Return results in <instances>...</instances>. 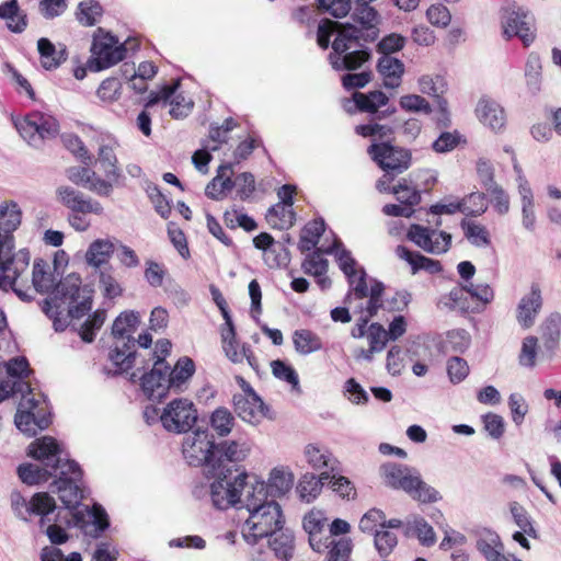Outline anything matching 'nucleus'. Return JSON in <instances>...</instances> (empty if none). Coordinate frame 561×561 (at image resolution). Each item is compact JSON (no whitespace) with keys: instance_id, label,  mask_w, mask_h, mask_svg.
Listing matches in <instances>:
<instances>
[{"instance_id":"nucleus-4","label":"nucleus","mask_w":561,"mask_h":561,"mask_svg":"<svg viewBox=\"0 0 561 561\" xmlns=\"http://www.w3.org/2000/svg\"><path fill=\"white\" fill-rule=\"evenodd\" d=\"M22 222V210L16 202L0 203V265L28 273L31 254L27 249L15 251L14 232Z\"/></svg>"},{"instance_id":"nucleus-48","label":"nucleus","mask_w":561,"mask_h":561,"mask_svg":"<svg viewBox=\"0 0 561 561\" xmlns=\"http://www.w3.org/2000/svg\"><path fill=\"white\" fill-rule=\"evenodd\" d=\"M407 530L417 537L423 546H433L436 535L433 527L422 517H412L407 520Z\"/></svg>"},{"instance_id":"nucleus-26","label":"nucleus","mask_w":561,"mask_h":561,"mask_svg":"<svg viewBox=\"0 0 561 561\" xmlns=\"http://www.w3.org/2000/svg\"><path fill=\"white\" fill-rule=\"evenodd\" d=\"M476 114L480 123L495 131L502 129L506 122L502 106L489 98H481L479 100Z\"/></svg>"},{"instance_id":"nucleus-14","label":"nucleus","mask_w":561,"mask_h":561,"mask_svg":"<svg viewBox=\"0 0 561 561\" xmlns=\"http://www.w3.org/2000/svg\"><path fill=\"white\" fill-rule=\"evenodd\" d=\"M64 262H66L64 251L57 252L53 262L42 257L34 260L32 278L28 279L31 300L33 299L32 288L39 294L48 293L55 288L59 276L57 266Z\"/></svg>"},{"instance_id":"nucleus-30","label":"nucleus","mask_w":561,"mask_h":561,"mask_svg":"<svg viewBox=\"0 0 561 561\" xmlns=\"http://www.w3.org/2000/svg\"><path fill=\"white\" fill-rule=\"evenodd\" d=\"M377 70L383 79V87L397 89L401 85L404 65L392 56H382L378 60Z\"/></svg>"},{"instance_id":"nucleus-57","label":"nucleus","mask_w":561,"mask_h":561,"mask_svg":"<svg viewBox=\"0 0 561 561\" xmlns=\"http://www.w3.org/2000/svg\"><path fill=\"white\" fill-rule=\"evenodd\" d=\"M541 334L546 346L554 347L561 337V314L551 313L541 325Z\"/></svg>"},{"instance_id":"nucleus-53","label":"nucleus","mask_w":561,"mask_h":561,"mask_svg":"<svg viewBox=\"0 0 561 561\" xmlns=\"http://www.w3.org/2000/svg\"><path fill=\"white\" fill-rule=\"evenodd\" d=\"M210 426L217 435H229L234 426V417L226 408L216 409L210 415Z\"/></svg>"},{"instance_id":"nucleus-32","label":"nucleus","mask_w":561,"mask_h":561,"mask_svg":"<svg viewBox=\"0 0 561 561\" xmlns=\"http://www.w3.org/2000/svg\"><path fill=\"white\" fill-rule=\"evenodd\" d=\"M141 316L139 312L134 310H127L122 312L112 325V334L116 339H121L123 342L134 344L131 335L140 324Z\"/></svg>"},{"instance_id":"nucleus-24","label":"nucleus","mask_w":561,"mask_h":561,"mask_svg":"<svg viewBox=\"0 0 561 561\" xmlns=\"http://www.w3.org/2000/svg\"><path fill=\"white\" fill-rule=\"evenodd\" d=\"M294 482L295 474L290 468L284 466L273 468L268 473L267 482H264L266 497L271 495L275 500L287 495Z\"/></svg>"},{"instance_id":"nucleus-8","label":"nucleus","mask_w":561,"mask_h":561,"mask_svg":"<svg viewBox=\"0 0 561 561\" xmlns=\"http://www.w3.org/2000/svg\"><path fill=\"white\" fill-rule=\"evenodd\" d=\"M197 419L195 404L186 398L170 401L159 415L162 427L174 434L187 433L195 425Z\"/></svg>"},{"instance_id":"nucleus-58","label":"nucleus","mask_w":561,"mask_h":561,"mask_svg":"<svg viewBox=\"0 0 561 561\" xmlns=\"http://www.w3.org/2000/svg\"><path fill=\"white\" fill-rule=\"evenodd\" d=\"M430 213L433 215H454L456 213H462L469 215L471 213L469 205H466L465 201L457 198H444L443 201L432 205Z\"/></svg>"},{"instance_id":"nucleus-6","label":"nucleus","mask_w":561,"mask_h":561,"mask_svg":"<svg viewBox=\"0 0 561 561\" xmlns=\"http://www.w3.org/2000/svg\"><path fill=\"white\" fill-rule=\"evenodd\" d=\"M16 392L23 393L15 414L16 427L28 436H35L50 424L46 401L39 393L33 392L30 385L19 381Z\"/></svg>"},{"instance_id":"nucleus-15","label":"nucleus","mask_w":561,"mask_h":561,"mask_svg":"<svg viewBox=\"0 0 561 561\" xmlns=\"http://www.w3.org/2000/svg\"><path fill=\"white\" fill-rule=\"evenodd\" d=\"M368 153L387 173H402L411 164L410 150L394 147L389 142L373 144Z\"/></svg>"},{"instance_id":"nucleus-55","label":"nucleus","mask_w":561,"mask_h":561,"mask_svg":"<svg viewBox=\"0 0 561 561\" xmlns=\"http://www.w3.org/2000/svg\"><path fill=\"white\" fill-rule=\"evenodd\" d=\"M417 89L422 94L435 98L445 94L447 84L440 76L423 75L417 79Z\"/></svg>"},{"instance_id":"nucleus-22","label":"nucleus","mask_w":561,"mask_h":561,"mask_svg":"<svg viewBox=\"0 0 561 561\" xmlns=\"http://www.w3.org/2000/svg\"><path fill=\"white\" fill-rule=\"evenodd\" d=\"M169 365L167 363H152L149 373L141 376V388L149 398H162L169 388L168 382Z\"/></svg>"},{"instance_id":"nucleus-19","label":"nucleus","mask_w":561,"mask_h":561,"mask_svg":"<svg viewBox=\"0 0 561 561\" xmlns=\"http://www.w3.org/2000/svg\"><path fill=\"white\" fill-rule=\"evenodd\" d=\"M11 505L16 516L24 520H27L31 514L47 516L56 507L55 500L47 493H37L30 502L20 493H12Z\"/></svg>"},{"instance_id":"nucleus-52","label":"nucleus","mask_w":561,"mask_h":561,"mask_svg":"<svg viewBox=\"0 0 561 561\" xmlns=\"http://www.w3.org/2000/svg\"><path fill=\"white\" fill-rule=\"evenodd\" d=\"M383 284L377 280H371L368 299L365 306H359L360 313L363 318H367L368 320L374 317L382 304V293H383Z\"/></svg>"},{"instance_id":"nucleus-16","label":"nucleus","mask_w":561,"mask_h":561,"mask_svg":"<svg viewBox=\"0 0 561 561\" xmlns=\"http://www.w3.org/2000/svg\"><path fill=\"white\" fill-rule=\"evenodd\" d=\"M502 28L506 38L517 36L525 46H529L536 37L534 18L520 9L505 12Z\"/></svg>"},{"instance_id":"nucleus-39","label":"nucleus","mask_w":561,"mask_h":561,"mask_svg":"<svg viewBox=\"0 0 561 561\" xmlns=\"http://www.w3.org/2000/svg\"><path fill=\"white\" fill-rule=\"evenodd\" d=\"M304 455L309 466L316 470L324 468L333 470L336 463L332 454L325 447L317 444H308L305 447Z\"/></svg>"},{"instance_id":"nucleus-23","label":"nucleus","mask_w":561,"mask_h":561,"mask_svg":"<svg viewBox=\"0 0 561 561\" xmlns=\"http://www.w3.org/2000/svg\"><path fill=\"white\" fill-rule=\"evenodd\" d=\"M222 348L226 356L232 363H242L244 359L253 369H257V360L245 345H239L236 340V331L233 323L225 325L221 330Z\"/></svg>"},{"instance_id":"nucleus-51","label":"nucleus","mask_w":561,"mask_h":561,"mask_svg":"<svg viewBox=\"0 0 561 561\" xmlns=\"http://www.w3.org/2000/svg\"><path fill=\"white\" fill-rule=\"evenodd\" d=\"M53 474H55L54 471L47 467L41 468L39 466L33 463H23L18 468L19 478L23 483L28 485L45 482Z\"/></svg>"},{"instance_id":"nucleus-17","label":"nucleus","mask_w":561,"mask_h":561,"mask_svg":"<svg viewBox=\"0 0 561 561\" xmlns=\"http://www.w3.org/2000/svg\"><path fill=\"white\" fill-rule=\"evenodd\" d=\"M180 82L176 81L172 85H165L157 93H151L146 107L152 106L162 102L164 106H170V115L174 118H182L187 116L193 108V101L182 93H176Z\"/></svg>"},{"instance_id":"nucleus-44","label":"nucleus","mask_w":561,"mask_h":561,"mask_svg":"<svg viewBox=\"0 0 561 561\" xmlns=\"http://www.w3.org/2000/svg\"><path fill=\"white\" fill-rule=\"evenodd\" d=\"M268 537V545L277 558L287 561L293 557L294 536L288 530H278Z\"/></svg>"},{"instance_id":"nucleus-12","label":"nucleus","mask_w":561,"mask_h":561,"mask_svg":"<svg viewBox=\"0 0 561 561\" xmlns=\"http://www.w3.org/2000/svg\"><path fill=\"white\" fill-rule=\"evenodd\" d=\"M440 225V219L435 222L436 228L413 224L408 230L407 238L427 253L435 255L444 254L451 247V234L446 231L438 230L437 228Z\"/></svg>"},{"instance_id":"nucleus-10","label":"nucleus","mask_w":561,"mask_h":561,"mask_svg":"<svg viewBox=\"0 0 561 561\" xmlns=\"http://www.w3.org/2000/svg\"><path fill=\"white\" fill-rule=\"evenodd\" d=\"M216 444L214 435L208 430L197 428L187 434L182 443V455L190 466H210L216 469L214 463V451Z\"/></svg>"},{"instance_id":"nucleus-33","label":"nucleus","mask_w":561,"mask_h":561,"mask_svg":"<svg viewBox=\"0 0 561 561\" xmlns=\"http://www.w3.org/2000/svg\"><path fill=\"white\" fill-rule=\"evenodd\" d=\"M37 49L42 66L47 69L58 68L67 59V50L64 45L56 47L48 38H39Z\"/></svg>"},{"instance_id":"nucleus-27","label":"nucleus","mask_w":561,"mask_h":561,"mask_svg":"<svg viewBox=\"0 0 561 561\" xmlns=\"http://www.w3.org/2000/svg\"><path fill=\"white\" fill-rule=\"evenodd\" d=\"M119 147L118 141L110 136L102 137L98 149V161L104 171L106 179L117 180L119 178V169L117 167L116 149Z\"/></svg>"},{"instance_id":"nucleus-42","label":"nucleus","mask_w":561,"mask_h":561,"mask_svg":"<svg viewBox=\"0 0 561 561\" xmlns=\"http://www.w3.org/2000/svg\"><path fill=\"white\" fill-rule=\"evenodd\" d=\"M466 239L477 248H486L491 244V236L485 226L463 219L460 224Z\"/></svg>"},{"instance_id":"nucleus-5","label":"nucleus","mask_w":561,"mask_h":561,"mask_svg":"<svg viewBox=\"0 0 561 561\" xmlns=\"http://www.w3.org/2000/svg\"><path fill=\"white\" fill-rule=\"evenodd\" d=\"M380 476L386 485L403 490L420 502L431 503L440 499L438 491L426 484L416 470L407 466L387 462L380 467Z\"/></svg>"},{"instance_id":"nucleus-29","label":"nucleus","mask_w":561,"mask_h":561,"mask_svg":"<svg viewBox=\"0 0 561 561\" xmlns=\"http://www.w3.org/2000/svg\"><path fill=\"white\" fill-rule=\"evenodd\" d=\"M396 255L411 266L412 274H416L420 271H425L428 274H438L443 270L439 261L427 257L419 252H413L404 245L396 248Z\"/></svg>"},{"instance_id":"nucleus-61","label":"nucleus","mask_w":561,"mask_h":561,"mask_svg":"<svg viewBox=\"0 0 561 561\" xmlns=\"http://www.w3.org/2000/svg\"><path fill=\"white\" fill-rule=\"evenodd\" d=\"M399 106L401 110L409 113H423L428 115L433 111L430 102L419 94H404L400 96Z\"/></svg>"},{"instance_id":"nucleus-64","label":"nucleus","mask_w":561,"mask_h":561,"mask_svg":"<svg viewBox=\"0 0 561 561\" xmlns=\"http://www.w3.org/2000/svg\"><path fill=\"white\" fill-rule=\"evenodd\" d=\"M122 94V84L116 78H106L96 90L98 98L104 103H113Z\"/></svg>"},{"instance_id":"nucleus-2","label":"nucleus","mask_w":561,"mask_h":561,"mask_svg":"<svg viewBox=\"0 0 561 561\" xmlns=\"http://www.w3.org/2000/svg\"><path fill=\"white\" fill-rule=\"evenodd\" d=\"M243 506L248 517L242 525V537L255 545L260 539L275 535L285 525V516L280 504L266 497L264 481L255 480L250 483L243 496Z\"/></svg>"},{"instance_id":"nucleus-46","label":"nucleus","mask_w":561,"mask_h":561,"mask_svg":"<svg viewBox=\"0 0 561 561\" xmlns=\"http://www.w3.org/2000/svg\"><path fill=\"white\" fill-rule=\"evenodd\" d=\"M0 19L7 20L8 27L15 33L22 32L26 26L25 15L20 12L16 0L0 4Z\"/></svg>"},{"instance_id":"nucleus-3","label":"nucleus","mask_w":561,"mask_h":561,"mask_svg":"<svg viewBox=\"0 0 561 561\" xmlns=\"http://www.w3.org/2000/svg\"><path fill=\"white\" fill-rule=\"evenodd\" d=\"M335 33L336 37L332 43L333 53L329 55L332 68L335 70H355L359 68L369 57L367 51L356 49L360 31L353 25H342L337 22L325 20L318 27V45L327 49L331 35Z\"/></svg>"},{"instance_id":"nucleus-47","label":"nucleus","mask_w":561,"mask_h":561,"mask_svg":"<svg viewBox=\"0 0 561 561\" xmlns=\"http://www.w3.org/2000/svg\"><path fill=\"white\" fill-rule=\"evenodd\" d=\"M325 230V225L322 219H316L308 222L300 236L299 248L301 251H311L318 244L320 237Z\"/></svg>"},{"instance_id":"nucleus-20","label":"nucleus","mask_w":561,"mask_h":561,"mask_svg":"<svg viewBox=\"0 0 561 561\" xmlns=\"http://www.w3.org/2000/svg\"><path fill=\"white\" fill-rule=\"evenodd\" d=\"M58 201L73 213L102 215L103 206L100 202L87 198L70 186H60L56 191Z\"/></svg>"},{"instance_id":"nucleus-56","label":"nucleus","mask_w":561,"mask_h":561,"mask_svg":"<svg viewBox=\"0 0 561 561\" xmlns=\"http://www.w3.org/2000/svg\"><path fill=\"white\" fill-rule=\"evenodd\" d=\"M465 294L462 285L455 287L448 294L440 297L437 306L440 309L468 311L469 304Z\"/></svg>"},{"instance_id":"nucleus-37","label":"nucleus","mask_w":561,"mask_h":561,"mask_svg":"<svg viewBox=\"0 0 561 561\" xmlns=\"http://www.w3.org/2000/svg\"><path fill=\"white\" fill-rule=\"evenodd\" d=\"M231 174L232 170L230 164L220 165L218 169V174L206 186V195L211 199H222L226 196V193L231 191L233 187Z\"/></svg>"},{"instance_id":"nucleus-21","label":"nucleus","mask_w":561,"mask_h":561,"mask_svg":"<svg viewBox=\"0 0 561 561\" xmlns=\"http://www.w3.org/2000/svg\"><path fill=\"white\" fill-rule=\"evenodd\" d=\"M233 405L237 414L250 424H257L268 416V408L257 394H252V397L234 396Z\"/></svg>"},{"instance_id":"nucleus-62","label":"nucleus","mask_w":561,"mask_h":561,"mask_svg":"<svg viewBox=\"0 0 561 561\" xmlns=\"http://www.w3.org/2000/svg\"><path fill=\"white\" fill-rule=\"evenodd\" d=\"M101 15L102 8L95 1H83L78 7L77 19L81 24L85 26H92L96 24Z\"/></svg>"},{"instance_id":"nucleus-34","label":"nucleus","mask_w":561,"mask_h":561,"mask_svg":"<svg viewBox=\"0 0 561 561\" xmlns=\"http://www.w3.org/2000/svg\"><path fill=\"white\" fill-rule=\"evenodd\" d=\"M114 251L115 244L111 239H96L90 243L84 259L88 265L99 268L108 262Z\"/></svg>"},{"instance_id":"nucleus-18","label":"nucleus","mask_w":561,"mask_h":561,"mask_svg":"<svg viewBox=\"0 0 561 561\" xmlns=\"http://www.w3.org/2000/svg\"><path fill=\"white\" fill-rule=\"evenodd\" d=\"M28 456L44 462L45 467L57 473L68 459L61 457V449L55 438L44 436L28 446Z\"/></svg>"},{"instance_id":"nucleus-40","label":"nucleus","mask_w":561,"mask_h":561,"mask_svg":"<svg viewBox=\"0 0 561 561\" xmlns=\"http://www.w3.org/2000/svg\"><path fill=\"white\" fill-rule=\"evenodd\" d=\"M267 224L274 229H288L294 225L295 213L288 204L277 203L265 215Z\"/></svg>"},{"instance_id":"nucleus-41","label":"nucleus","mask_w":561,"mask_h":561,"mask_svg":"<svg viewBox=\"0 0 561 561\" xmlns=\"http://www.w3.org/2000/svg\"><path fill=\"white\" fill-rule=\"evenodd\" d=\"M295 350L300 355H309L322 350L323 343L318 334L310 330H296L293 334Z\"/></svg>"},{"instance_id":"nucleus-60","label":"nucleus","mask_w":561,"mask_h":561,"mask_svg":"<svg viewBox=\"0 0 561 561\" xmlns=\"http://www.w3.org/2000/svg\"><path fill=\"white\" fill-rule=\"evenodd\" d=\"M100 288L106 298H116L123 294V287L113 274V268L106 267L99 275Z\"/></svg>"},{"instance_id":"nucleus-59","label":"nucleus","mask_w":561,"mask_h":561,"mask_svg":"<svg viewBox=\"0 0 561 561\" xmlns=\"http://www.w3.org/2000/svg\"><path fill=\"white\" fill-rule=\"evenodd\" d=\"M253 244L256 249L262 250L264 252V261L270 267H277L280 265V262L274 255L276 252L274 248L275 241L270 233L261 232L253 239Z\"/></svg>"},{"instance_id":"nucleus-43","label":"nucleus","mask_w":561,"mask_h":561,"mask_svg":"<svg viewBox=\"0 0 561 561\" xmlns=\"http://www.w3.org/2000/svg\"><path fill=\"white\" fill-rule=\"evenodd\" d=\"M341 247L342 243L340 242V240L335 239L332 247H321L320 251H322L323 253L334 252L340 268L342 270L346 277H351V275L357 273L362 267L358 266L357 262L353 259L351 253Z\"/></svg>"},{"instance_id":"nucleus-25","label":"nucleus","mask_w":561,"mask_h":561,"mask_svg":"<svg viewBox=\"0 0 561 561\" xmlns=\"http://www.w3.org/2000/svg\"><path fill=\"white\" fill-rule=\"evenodd\" d=\"M542 307L540 287L533 284L530 291L526 294L517 306V321L524 328H530Z\"/></svg>"},{"instance_id":"nucleus-31","label":"nucleus","mask_w":561,"mask_h":561,"mask_svg":"<svg viewBox=\"0 0 561 561\" xmlns=\"http://www.w3.org/2000/svg\"><path fill=\"white\" fill-rule=\"evenodd\" d=\"M330 479L329 472H322L319 477L313 473H305L299 479L296 492L302 502L311 503L321 493L323 484Z\"/></svg>"},{"instance_id":"nucleus-28","label":"nucleus","mask_w":561,"mask_h":561,"mask_svg":"<svg viewBox=\"0 0 561 561\" xmlns=\"http://www.w3.org/2000/svg\"><path fill=\"white\" fill-rule=\"evenodd\" d=\"M0 288L12 289L23 301H30L28 273L0 265Z\"/></svg>"},{"instance_id":"nucleus-7","label":"nucleus","mask_w":561,"mask_h":561,"mask_svg":"<svg viewBox=\"0 0 561 561\" xmlns=\"http://www.w3.org/2000/svg\"><path fill=\"white\" fill-rule=\"evenodd\" d=\"M55 287L56 298L67 305L70 318L80 319L91 309V293L81 287V277L78 274H69Z\"/></svg>"},{"instance_id":"nucleus-13","label":"nucleus","mask_w":561,"mask_h":561,"mask_svg":"<svg viewBox=\"0 0 561 561\" xmlns=\"http://www.w3.org/2000/svg\"><path fill=\"white\" fill-rule=\"evenodd\" d=\"M20 135L31 145L53 138L59 133L57 119L42 112H32L16 123Z\"/></svg>"},{"instance_id":"nucleus-1","label":"nucleus","mask_w":561,"mask_h":561,"mask_svg":"<svg viewBox=\"0 0 561 561\" xmlns=\"http://www.w3.org/2000/svg\"><path fill=\"white\" fill-rule=\"evenodd\" d=\"M57 474L59 478L54 482L53 491L68 510H75L70 512L72 525L88 536L99 537L108 527L107 515L100 505L77 508L83 497L80 485L82 473L79 466L72 460H67Z\"/></svg>"},{"instance_id":"nucleus-63","label":"nucleus","mask_w":561,"mask_h":561,"mask_svg":"<svg viewBox=\"0 0 561 561\" xmlns=\"http://www.w3.org/2000/svg\"><path fill=\"white\" fill-rule=\"evenodd\" d=\"M510 512L515 524L520 528L523 533L534 538L537 537L536 529L534 528L531 519L524 506L517 502H511Z\"/></svg>"},{"instance_id":"nucleus-11","label":"nucleus","mask_w":561,"mask_h":561,"mask_svg":"<svg viewBox=\"0 0 561 561\" xmlns=\"http://www.w3.org/2000/svg\"><path fill=\"white\" fill-rule=\"evenodd\" d=\"M91 53L93 60L90 61V68L100 71L123 60L126 48L115 36L99 28L93 37Z\"/></svg>"},{"instance_id":"nucleus-35","label":"nucleus","mask_w":561,"mask_h":561,"mask_svg":"<svg viewBox=\"0 0 561 561\" xmlns=\"http://www.w3.org/2000/svg\"><path fill=\"white\" fill-rule=\"evenodd\" d=\"M519 195L522 203V224L528 231H534L536 227L534 194L527 180L519 176Z\"/></svg>"},{"instance_id":"nucleus-54","label":"nucleus","mask_w":561,"mask_h":561,"mask_svg":"<svg viewBox=\"0 0 561 561\" xmlns=\"http://www.w3.org/2000/svg\"><path fill=\"white\" fill-rule=\"evenodd\" d=\"M477 548L486 561H494V558H497L499 553L503 551V543L496 534L488 531L479 538Z\"/></svg>"},{"instance_id":"nucleus-45","label":"nucleus","mask_w":561,"mask_h":561,"mask_svg":"<svg viewBox=\"0 0 561 561\" xmlns=\"http://www.w3.org/2000/svg\"><path fill=\"white\" fill-rule=\"evenodd\" d=\"M194 362L188 357H182L178 360L174 368L168 370L169 388L180 389L194 374Z\"/></svg>"},{"instance_id":"nucleus-49","label":"nucleus","mask_w":561,"mask_h":561,"mask_svg":"<svg viewBox=\"0 0 561 561\" xmlns=\"http://www.w3.org/2000/svg\"><path fill=\"white\" fill-rule=\"evenodd\" d=\"M353 99L359 111L369 113H376L388 103V96L382 91H371L368 94L355 92Z\"/></svg>"},{"instance_id":"nucleus-9","label":"nucleus","mask_w":561,"mask_h":561,"mask_svg":"<svg viewBox=\"0 0 561 561\" xmlns=\"http://www.w3.org/2000/svg\"><path fill=\"white\" fill-rule=\"evenodd\" d=\"M218 479L210 484V499L213 505L218 510H227L239 503L243 504L241 497L243 490H249L247 482L248 473L239 472L232 480H227L224 470L216 472Z\"/></svg>"},{"instance_id":"nucleus-38","label":"nucleus","mask_w":561,"mask_h":561,"mask_svg":"<svg viewBox=\"0 0 561 561\" xmlns=\"http://www.w3.org/2000/svg\"><path fill=\"white\" fill-rule=\"evenodd\" d=\"M134 344L123 342V347L115 346L108 354V360L112 368H106L108 374H122L130 369L134 365L136 353L131 352Z\"/></svg>"},{"instance_id":"nucleus-50","label":"nucleus","mask_w":561,"mask_h":561,"mask_svg":"<svg viewBox=\"0 0 561 561\" xmlns=\"http://www.w3.org/2000/svg\"><path fill=\"white\" fill-rule=\"evenodd\" d=\"M271 368L275 378L290 385L293 392L297 394L301 393L299 376L293 366L283 360L276 359L271 363Z\"/></svg>"},{"instance_id":"nucleus-36","label":"nucleus","mask_w":561,"mask_h":561,"mask_svg":"<svg viewBox=\"0 0 561 561\" xmlns=\"http://www.w3.org/2000/svg\"><path fill=\"white\" fill-rule=\"evenodd\" d=\"M251 444L247 439L225 440L216 446L221 458L229 462H241L248 458L251 453Z\"/></svg>"}]
</instances>
